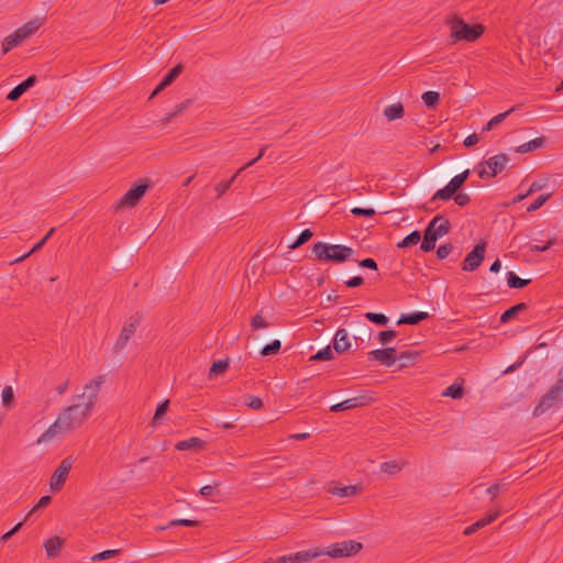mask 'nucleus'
<instances>
[{
    "mask_svg": "<svg viewBox=\"0 0 563 563\" xmlns=\"http://www.w3.org/2000/svg\"><path fill=\"white\" fill-rule=\"evenodd\" d=\"M372 360L390 367L397 361V352L394 347L378 349L369 352Z\"/></svg>",
    "mask_w": 563,
    "mask_h": 563,
    "instance_id": "9b49d317",
    "label": "nucleus"
},
{
    "mask_svg": "<svg viewBox=\"0 0 563 563\" xmlns=\"http://www.w3.org/2000/svg\"><path fill=\"white\" fill-rule=\"evenodd\" d=\"M470 175V170H465L456 176H454L450 183L442 189L438 190L433 199H440V200H449L453 197V195L462 187L464 181L467 179Z\"/></svg>",
    "mask_w": 563,
    "mask_h": 563,
    "instance_id": "6e6552de",
    "label": "nucleus"
},
{
    "mask_svg": "<svg viewBox=\"0 0 563 563\" xmlns=\"http://www.w3.org/2000/svg\"><path fill=\"white\" fill-rule=\"evenodd\" d=\"M176 526L197 527V526H199V521L189 520V519H175V520L169 521V523L167 526L159 527V529L165 530L169 527H176Z\"/></svg>",
    "mask_w": 563,
    "mask_h": 563,
    "instance_id": "a19ab883",
    "label": "nucleus"
},
{
    "mask_svg": "<svg viewBox=\"0 0 563 563\" xmlns=\"http://www.w3.org/2000/svg\"><path fill=\"white\" fill-rule=\"evenodd\" d=\"M486 242L482 241L466 255L462 262V269L466 272L476 271L484 261Z\"/></svg>",
    "mask_w": 563,
    "mask_h": 563,
    "instance_id": "0eeeda50",
    "label": "nucleus"
},
{
    "mask_svg": "<svg viewBox=\"0 0 563 563\" xmlns=\"http://www.w3.org/2000/svg\"><path fill=\"white\" fill-rule=\"evenodd\" d=\"M418 357V352L416 351H402L397 353V361H401L402 366L406 365L407 362H413Z\"/></svg>",
    "mask_w": 563,
    "mask_h": 563,
    "instance_id": "de8ad7c7",
    "label": "nucleus"
},
{
    "mask_svg": "<svg viewBox=\"0 0 563 563\" xmlns=\"http://www.w3.org/2000/svg\"><path fill=\"white\" fill-rule=\"evenodd\" d=\"M437 235L433 234L432 227H427L424 230V235L422 243L420 245L421 251L431 252L435 247Z\"/></svg>",
    "mask_w": 563,
    "mask_h": 563,
    "instance_id": "b1692460",
    "label": "nucleus"
},
{
    "mask_svg": "<svg viewBox=\"0 0 563 563\" xmlns=\"http://www.w3.org/2000/svg\"><path fill=\"white\" fill-rule=\"evenodd\" d=\"M508 161L509 158L506 154L495 155V176H497L498 173H501L505 169Z\"/></svg>",
    "mask_w": 563,
    "mask_h": 563,
    "instance_id": "49530a36",
    "label": "nucleus"
},
{
    "mask_svg": "<svg viewBox=\"0 0 563 563\" xmlns=\"http://www.w3.org/2000/svg\"><path fill=\"white\" fill-rule=\"evenodd\" d=\"M282 347V343L279 340H274L273 342L266 344L262 351H261V355L263 356H268V355H272V354H276L277 352H279Z\"/></svg>",
    "mask_w": 563,
    "mask_h": 563,
    "instance_id": "79ce46f5",
    "label": "nucleus"
},
{
    "mask_svg": "<svg viewBox=\"0 0 563 563\" xmlns=\"http://www.w3.org/2000/svg\"><path fill=\"white\" fill-rule=\"evenodd\" d=\"M1 397H2L3 407H5V408L12 407V405L14 402V393H13V389L11 386H5L2 389Z\"/></svg>",
    "mask_w": 563,
    "mask_h": 563,
    "instance_id": "4c0bfd02",
    "label": "nucleus"
},
{
    "mask_svg": "<svg viewBox=\"0 0 563 563\" xmlns=\"http://www.w3.org/2000/svg\"><path fill=\"white\" fill-rule=\"evenodd\" d=\"M406 462L404 460H393L388 462H384L380 464V471L388 475H395L406 466Z\"/></svg>",
    "mask_w": 563,
    "mask_h": 563,
    "instance_id": "4be33fe9",
    "label": "nucleus"
},
{
    "mask_svg": "<svg viewBox=\"0 0 563 563\" xmlns=\"http://www.w3.org/2000/svg\"><path fill=\"white\" fill-rule=\"evenodd\" d=\"M365 318L368 321L383 327L388 323V318L384 313L366 312Z\"/></svg>",
    "mask_w": 563,
    "mask_h": 563,
    "instance_id": "ea45409f",
    "label": "nucleus"
},
{
    "mask_svg": "<svg viewBox=\"0 0 563 563\" xmlns=\"http://www.w3.org/2000/svg\"><path fill=\"white\" fill-rule=\"evenodd\" d=\"M452 250H453L452 244L440 245L437 251L438 258H440V260L446 258L449 256V254L452 252Z\"/></svg>",
    "mask_w": 563,
    "mask_h": 563,
    "instance_id": "5fc2aeb1",
    "label": "nucleus"
},
{
    "mask_svg": "<svg viewBox=\"0 0 563 563\" xmlns=\"http://www.w3.org/2000/svg\"><path fill=\"white\" fill-rule=\"evenodd\" d=\"M545 143H547V137L545 136H540V137L531 140L529 142L518 146L516 148V152L517 153L532 152V151H536L538 148H541L542 146H544Z\"/></svg>",
    "mask_w": 563,
    "mask_h": 563,
    "instance_id": "a878e982",
    "label": "nucleus"
},
{
    "mask_svg": "<svg viewBox=\"0 0 563 563\" xmlns=\"http://www.w3.org/2000/svg\"><path fill=\"white\" fill-rule=\"evenodd\" d=\"M64 543V540L59 537H52L45 543V550L48 558H55L58 555L59 550Z\"/></svg>",
    "mask_w": 563,
    "mask_h": 563,
    "instance_id": "5701e85b",
    "label": "nucleus"
},
{
    "mask_svg": "<svg viewBox=\"0 0 563 563\" xmlns=\"http://www.w3.org/2000/svg\"><path fill=\"white\" fill-rule=\"evenodd\" d=\"M369 399L371 398H368L366 396L350 398L342 402L331 406L330 410L332 412H339V411L346 410V409H353L356 407L366 406L368 404Z\"/></svg>",
    "mask_w": 563,
    "mask_h": 563,
    "instance_id": "ddd939ff",
    "label": "nucleus"
},
{
    "mask_svg": "<svg viewBox=\"0 0 563 563\" xmlns=\"http://www.w3.org/2000/svg\"><path fill=\"white\" fill-rule=\"evenodd\" d=\"M527 309V305L525 302L517 303L509 309H507L501 316H500V322L507 323L511 319H514L519 312Z\"/></svg>",
    "mask_w": 563,
    "mask_h": 563,
    "instance_id": "c85d7f7f",
    "label": "nucleus"
},
{
    "mask_svg": "<svg viewBox=\"0 0 563 563\" xmlns=\"http://www.w3.org/2000/svg\"><path fill=\"white\" fill-rule=\"evenodd\" d=\"M266 563H294V562H292V555L288 554V555H283L277 559L269 558L268 560H266Z\"/></svg>",
    "mask_w": 563,
    "mask_h": 563,
    "instance_id": "052dcab7",
    "label": "nucleus"
},
{
    "mask_svg": "<svg viewBox=\"0 0 563 563\" xmlns=\"http://www.w3.org/2000/svg\"><path fill=\"white\" fill-rule=\"evenodd\" d=\"M479 141V135L474 133L472 135H468L465 140H464V145L466 147H471L473 145H475L477 142Z\"/></svg>",
    "mask_w": 563,
    "mask_h": 563,
    "instance_id": "69168bd1",
    "label": "nucleus"
},
{
    "mask_svg": "<svg viewBox=\"0 0 563 563\" xmlns=\"http://www.w3.org/2000/svg\"><path fill=\"white\" fill-rule=\"evenodd\" d=\"M363 548L362 543L350 540V541H343L333 543L325 549L321 550L322 555H328L331 558H347L356 554L358 551H361Z\"/></svg>",
    "mask_w": 563,
    "mask_h": 563,
    "instance_id": "39448f33",
    "label": "nucleus"
},
{
    "mask_svg": "<svg viewBox=\"0 0 563 563\" xmlns=\"http://www.w3.org/2000/svg\"><path fill=\"white\" fill-rule=\"evenodd\" d=\"M351 212L356 217H366L372 218L376 214V211L373 208H361L355 207L351 210Z\"/></svg>",
    "mask_w": 563,
    "mask_h": 563,
    "instance_id": "8fccbe9b",
    "label": "nucleus"
},
{
    "mask_svg": "<svg viewBox=\"0 0 563 563\" xmlns=\"http://www.w3.org/2000/svg\"><path fill=\"white\" fill-rule=\"evenodd\" d=\"M121 553V550L119 549H114V550H106V551H102L98 554H95L91 560L92 561H103V560H107V559H111V558H114L117 555H119Z\"/></svg>",
    "mask_w": 563,
    "mask_h": 563,
    "instance_id": "a18cd8bd",
    "label": "nucleus"
},
{
    "mask_svg": "<svg viewBox=\"0 0 563 563\" xmlns=\"http://www.w3.org/2000/svg\"><path fill=\"white\" fill-rule=\"evenodd\" d=\"M333 347L336 353H344L351 347L349 333L345 329H339L333 340Z\"/></svg>",
    "mask_w": 563,
    "mask_h": 563,
    "instance_id": "a211bd4d",
    "label": "nucleus"
},
{
    "mask_svg": "<svg viewBox=\"0 0 563 563\" xmlns=\"http://www.w3.org/2000/svg\"><path fill=\"white\" fill-rule=\"evenodd\" d=\"M396 335H397L396 331H394V330H386V331L379 332L378 339H379V342L383 345H386L390 341H393L396 338Z\"/></svg>",
    "mask_w": 563,
    "mask_h": 563,
    "instance_id": "603ef678",
    "label": "nucleus"
},
{
    "mask_svg": "<svg viewBox=\"0 0 563 563\" xmlns=\"http://www.w3.org/2000/svg\"><path fill=\"white\" fill-rule=\"evenodd\" d=\"M246 405L250 408L255 409V410H258V409L263 408L262 399L260 397H256V396L250 397V400L246 402Z\"/></svg>",
    "mask_w": 563,
    "mask_h": 563,
    "instance_id": "4d7b16f0",
    "label": "nucleus"
},
{
    "mask_svg": "<svg viewBox=\"0 0 563 563\" xmlns=\"http://www.w3.org/2000/svg\"><path fill=\"white\" fill-rule=\"evenodd\" d=\"M541 189V186L538 184V183H532L531 186L529 187V189L525 192V194H519L517 196H515L512 198L511 201L509 202H503L501 206L503 207H508L510 205H515L517 202H520L521 200H523L526 197H528L529 195H531L532 192L537 191V190H540Z\"/></svg>",
    "mask_w": 563,
    "mask_h": 563,
    "instance_id": "473e14b6",
    "label": "nucleus"
},
{
    "mask_svg": "<svg viewBox=\"0 0 563 563\" xmlns=\"http://www.w3.org/2000/svg\"><path fill=\"white\" fill-rule=\"evenodd\" d=\"M267 325H268L267 322L260 314H256L255 317H253L252 322H251V327L253 330L263 329V328H266Z\"/></svg>",
    "mask_w": 563,
    "mask_h": 563,
    "instance_id": "6e6d98bb",
    "label": "nucleus"
},
{
    "mask_svg": "<svg viewBox=\"0 0 563 563\" xmlns=\"http://www.w3.org/2000/svg\"><path fill=\"white\" fill-rule=\"evenodd\" d=\"M428 227H432L433 234L437 235L438 239L444 236L451 230L450 221L445 220L442 216H435L429 222Z\"/></svg>",
    "mask_w": 563,
    "mask_h": 563,
    "instance_id": "dca6fc26",
    "label": "nucleus"
},
{
    "mask_svg": "<svg viewBox=\"0 0 563 563\" xmlns=\"http://www.w3.org/2000/svg\"><path fill=\"white\" fill-rule=\"evenodd\" d=\"M313 233L310 229L303 230L297 240L289 246L291 250L298 249L299 246L303 245L306 242H308L312 238Z\"/></svg>",
    "mask_w": 563,
    "mask_h": 563,
    "instance_id": "58836bf2",
    "label": "nucleus"
},
{
    "mask_svg": "<svg viewBox=\"0 0 563 563\" xmlns=\"http://www.w3.org/2000/svg\"><path fill=\"white\" fill-rule=\"evenodd\" d=\"M291 555L294 563H306L322 555V551L320 549H310L292 553Z\"/></svg>",
    "mask_w": 563,
    "mask_h": 563,
    "instance_id": "aec40b11",
    "label": "nucleus"
},
{
    "mask_svg": "<svg viewBox=\"0 0 563 563\" xmlns=\"http://www.w3.org/2000/svg\"><path fill=\"white\" fill-rule=\"evenodd\" d=\"M37 81V77L32 75L27 77L24 81L15 86L7 96V99L10 101H16L26 90L33 87Z\"/></svg>",
    "mask_w": 563,
    "mask_h": 563,
    "instance_id": "2eb2a0df",
    "label": "nucleus"
},
{
    "mask_svg": "<svg viewBox=\"0 0 563 563\" xmlns=\"http://www.w3.org/2000/svg\"><path fill=\"white\" fill-rule=\"evenodd\" d=\"M492 522H493V511H487L482 519H479L476 522H474L473 525L466 527L463 531V534L472 536V534L478 532L479 530H482L483 528H485L486 526L490 525Z\"/></svg>",
    "mask_w": 563,
    "mask_h": 563,
    "instance_id": "6ab92c4d",
    "label": "nucleus"
},
{
    "mask_svg": "<svg viewBox=\"0 0 563 563\" xmlns=\"http://www.w3.org/2000/svg\"><path fill=\"white\" fill-rule=\"evenodd\" d=\"M147 188V184H141L129 189L118 201L117 208L119 209L122 207H134L140 201V199L145 195Z\"/></svg>",
    "mask_w": 563,
    "mask_h": 563,
    "instance_id": "1a4fd4ad",
    "label": "nucleus"
},
{
    "mask_svg": "<svg viewBox=\"0 0 563 563\" xmlns=\"http://www.w3.org/2000/svg\"><path fill=\"white\" fill-rule=\"evenodd\" d=\"M429 318V314L428 312H423V311H416V312H412V313H407V314H401L399 320H398V324H418L420 323L421 321L426 320Z\"/></svg>",
    "mask_w": 563,
    "mask_h": 563,
    "instance_id": "412c9836",
    "label": "nucleus"
},
{
    "mask_svg": "<svg viewBox=\"0 0 563 563\" xmlns=\"http://www.w3.org/2000/svg\"><path fill=\"white\" fill-rule=\"evenodd\" d=\"M514 110H515V108H510L509 110H507L503 113L496 114L495 115V125H498L499 123H501Z\"/></svg>",
    "mask_w": 563,
    "mask_h": 563,
    "instance_id": "774afa93",
    "label": "nucleus"
},
{
    "mask_svg": "<svg viewBox=\"0 0 563 563\" xmlns=\"http://www.w3.org/2000/svg\"><path fill=\"white\" fill-rule=\"evenodd\" d=\"M531 279H522L518 277L514 272L507 273V286L512 289H519L528 286Z\"/></svg>",
    "mask_w": 563,
    "mask_h": 563,
    "instance_id": "c756f323",
    "label": "nucleus"
},
{
    "mask_svg": "<svg viewBox=\"0 0 563 563\" xmlns=\"http://www.w3.org/2000/svg\"><path fill=\"white\" fill-rule=\"evenodd\" d=\"M463 395H464V390H463L462 386H460L457 384H453V385L449 386L443 391V396L451 397L453 399H460V398H462Z\"/></svg>",
    "mask_w": 563,
    "mask_h": 563,
    "instance_id": "e433bc0d",
    "label": "nucleus"
},
{
    "mask_svg": "<svg viewBox=\"0 0 563 563\" xmlns=\"http://www.w3.org/2000/svg\"><path fill=\"white\" fill-rule=\"evenodd\" d=\"M420 240H421V234L419 231L416 230V231L411 232L410 234H408L402 241H400L397 244V247L406 249V247L418 244L420 242Z\"/></svg>",
    "mask_w": 563,
    "mask_h": 563,
    "instance_id": "2f4dec72",
    "label": "nucleus"
},
{
    "mask_svg": "<svg viewBox=\"0 0 563 563\" xmlns=\"http://www.w3.org/2000/svg\"><path fill=\"white\" fill-rule=\"evenodd\" d=\"M405 114L404 106L400 102L390 104L385 108L384 115L388 121L401 119Z\"/></svg>",
    "mask_w": 563,
    "mask_h": 563,
    "instance_id": "393cba45",
    "label": "nucleus"
},
{
    "mask_svg": "<svg viewBox=\"0 0 563 563\" xmlns=\"http://www.w3.org/2000/svg\"><path fill=\"white\" fill-rule=\"evenodd\" d=\"M140 320V316L136 314L131 317L129 321L123 325L122 331L114 345L117 350H122L126 345L131 336L135 333Z\"/></svg>",
    "mask_w": 563,
    "mask_h": 563,
    "instance_id": "9d476101",
    "label": "nucleus"
},
{
    "mask_svg": "<svg viewBox=\"0 0 563 563\" xmlns=\"http://www.w3.org/2000/svg\"><path fill=\"white\" fill-rule=\"evenodd\" d=\"M169 407V400H165L162 404L158 405L156 408L155 415L153 417V423H158L162 419V417L167 412Z\"/></svg>",
    "mask_w": 563,
    "mask_h": 563,
    "instance_id": "09e8293b",
    "label": "nucleus"
},
{
    "mask_svg": "<svg viewBox=\"0 0 563 563\" xmlns=\"http://www.w3.org/2000/svg\"><path fill=\"white\" fill-rule=\"evenodd\" d=\"M454 200L455 202L463 207V206H466L468 202H470V197L468 195L466 194H457L455 197H454Z\"/></svg>",
    "mask_w": 563,
    "mask_h": 563,
    "instance_id": "0e129e2a",
    "label": "nucleus"
},
{
    "mask_svg": "<svg viewBox=\"0 0 563 563\" xmlns=\"http://www.w3.org/2000/svg\"><path fill=\"white\" fill-rule=\"evenodd\" d=\"M353 254L354 250L352 247L341 244L317 242L312 245L313 260L320 262L341 264L347 261Z\"/></svg>",
    "mask_w": 563,
    "mask_h": 563,
    "instance_id": "f03ea898",
    "label": "nucleus"
},
{
    "mask_svg": "<svg viewBox=\"0 0 563 563\" xmlns=\"http://www.w3.org/2000/svg\"><path fill=\"white\" fill-rule=\"evenodd\" d=\"M266 148H267V146L262 147L260 150L258 154L255 155V158L251 159L244 166H242L240 169H238L236 174H241L246 168H249V167L253 166L254 164H256L264 156Z\"/></svg>",
    "mask_w": 563,
    "mask_h": 563,
    "instance_id": "864d4df0",
    "label": "nucleus"
},
{
    "mask_svg": "<svg viewBox=\"0 0 563 563\" xmlns=\"http://www.w3.org/2000/svg\"><path fill=\"white\" fill-rule=\"evenodd\" d=\"M228 367H229V361L228 360L216 361L211 365V368H210V372H209V376L212 377V376L220 375V374L224 373Z\"/></svg>",
    "mask_w": 563,
    "mask_h": 563,
    "instance_id": "f704fd0d",
    "label": "nucleus"
},
{
    "mask_svg": "<svg viewBox=\"0 0 563 563\" xmlns=\"http://www.w3.org/2000/svg\"><path fill=\"white\" fill-rule=\"evenodd\" d=\"M551 198V194H544L539 196L529 207L527 208L528 212H534L539 210L549 199Z\"/></svg>",
    "mask_w": 563,
    "mask_h": 563,
    "instance_id": "37998d69",
    "label": "nucleus"
},
{
    "mask_svg": "<svg viewBox=\"0 0 563 563\" xmlns=\"http://www.w3.org/2000/svg\"><path fill=\"white\" fill-rule=\"evenodd\" d=\"M23 41L20 37H16V32L14 31L12 34L7 36L2 42V53L7 54L12 48L20 45Z\"/></svg>",
    "mask_w": 563,
    "mask_h": 563,
    "instance_id": "7c9ffc66",
    "label": "nucleus"
},
{
    "mask_svg": "<svg viewBox=\"0 0 563 563\" xmlns=\"http://www.w3.org/2000/svg\"><path fill=\"white\" fill-rule=\"evenodd\" d=\"M189 104H190V100H185V101L180 102L173 110L174 114L179 115L180 113H183L189 107Z\"/></svg>",
    "mask_w": 563,
    "mask_h": 563,
    "instance_id": "338daca9",
    "label": "nucleus"
},
{
    "mask_svg": "<svg viewBox=\"0 0 563 563\" xmlns=\"http://www.w3.org/2000/svg\"><path fill=\"white\" fill-rule=\"evenodd\" d=\"M73 464L74 460L71 456H67L60 462L49 479V487L53 492H59L64 487Z\"/></svg>",
    "mask_w": 563,
    "mask_h": 563,
    "instance_id": "423d86ee",
    "label": "nucleus"
},
{
    "mask_svg": "<svg viewBox=\"0 0 563 563\" xmlns=\"http://www.w3.org/2000/svg\"><path fill=\"white\" fill-rule=\"evenodd\" d=\"M203 445V441L199 438L192 437L187 440L179 441L176 444V449L179 451H187V450H196L200 449Z\"/></svg>",
    "mask_w": 563,
    "mask_h": 563,
    "instance_id": "cd10ccee",
    "label": "nucleus"
},
{
    "mask_svg": "<svg viewBox=\"0 0 563 563\" xmlns=\"http://www.w3.org/2000/svg\"><path fill=\"white\" fill-rule=\"evenodd\" d=\"M552 245H553V240H549L547 242V244H544V245H538V244L530 245V251L536 252V253L544 252L548 249H550Z\"/></svg>",
    "mask_w": 563,
    "mask_h": 563,
    "instance_id": "bf43d9fd",
    "label": "nucleus"
},
{
    "mask_svg": "<svg viewBox=\"0 0 563 563\" xmlns=\"http://www.w3.org/2000/svg\"><path fill=\"white\" fill-rule=\"evenodd\" d=\"M238 175L239 174L235 173L230 179L220 181L219 184H217L214 186V191L217 192V198L222 197L227 192V190L230 189V187L232 186V184L235 180V178L238 177Z\"/></svg>",
    "mask_w": 563,
    "mask_h": 563,
    "instance_id": "72a5a7b5",
    "label": "nucleus"
},
{
    "mask_svg": "<svg viewBox=\"0 0 563 563\" xmlns=\"http://www.w3.org/2000/svg\"><path fill=\"white\" fill-rule=\"evenodd\" d=\"M183 71V65L178 64L175 67H173L168 74L162 79V81L158 84V86L154 89V91L151 93L150 99L157 96L162 90L167 88L169 85L174 82V80L181 74Z\"/></svg>",
    "mask_w": 563,
    "mask_h": 563,
    "instance_id": "4468645a",
    "label": "nucleus"
},
{
    "mask_svg": "<svg viewBox=\"0 0 563 563\" xmlns=\"http://www.w3.org/2000/svg\"><path fill=\"white\" fill-rule=\"evenodd\" d=\"M21 527L22 522L16 523L10 531L5 532L1 537V542H7L12 536H14L20 530Z\"/></svg>",
    "mask_w": 563,
    "mask_h": 563,
    "instance_id": "680f3d73",
    "label": "nucleus"
},
{
    "mask_svg": "<svg viewBox=\"0 0 563 563\" xmlns=\"http://www.w3.org/2000/svg\"><path fill=\"white\" fill-rule=\"evenodd\" d=\"M333 358V353L331 346L328 345L324 349L318 351L314 355L310 357L312 361H328Z\"/></svg>",
    "mask_w": 563,
    "mask_h": 563,
    "instance_id": "c03bdc74",
    "label": "nucleus"
},
{
    "mask_svg": "<svg viewBox=\"0 0 563 563\" xmlns=\"http://www.w3.org/2000/svg\"><path fill=\"white\" fill-rule=\"evenodd\" d=\"M440 100V95L437 91H426L422 95V101L428 108H434Z\"/></svg>",
    "mask_w": 563,
    "mask_h": 563,
    "instance_id": "c9c22d12",
    "label": "nucleus"
},
{
    "mask_svg": "<svg viewBox=\"0 0 563 563\" xmlns=\"http://www.w3.org/2000/svg\"><path fill=\"white\" fill-rule=\"evenodd\" d=\"M104 380V375H98L89 380L84 386L82 393L76 396V398L81 401L65 407L59 412L56 420L41 434L37 439V443L48 442L59 434L68 433L80 428L91 416Z\"/></svg>",
    "mask_w": 563,
    "mask_h": 563,
    "instance_id": "f257e3e1",
    "label": "nucleus"
},
{
    "mask_svg": "<svg viewBox=\"0 0 563 563\" xmlns=\"http://www.w3.org/2000/svg\"><path fill=\"white\" fill-rule=\"evenodd\" d=\"M563 399V380L556 383L541 397L533 410V416L539 417Z\"/></svg>",
    "mask_w": 563,
    "mask_h": 563,
    "instance_id": "20e7f679",
    "label": "nucleus"
},
{
    "mask_svg": "<svg viewBox=\"0 0 563 563\" xmlns=\"http://www.w3.org/2000/svg\"><path fill=\"white\" fill-rule=\"evenodd\" d=\"M451 36L455 42L466 41L474 42L476 41L484 32V27L481 24L470 25L466 24L460 18H453L450 22Z\"/></svg>",
    "mask_w": 563,
    "mask_h": 563,
    "instance_id": "7ed1b4c3",
    "label": "nucleus"
},
{
    "mask_svg": "<svg viewBox=\"0 0 563 563\" xmlns=\"http://www.w3.org/2000/svg\"><path fill=\"white\" fill-rule=\"evenodd\" d=\"M327 492L338 497H352L358 495L362 492V487L360 485H349L342 487L330 485Z\"/></svg>",
    "mask_w": 563,
    "mask_h": 563,
    "instance_id": "f3484780",
    "label": "nucleus"
},
{
    "mask_svg": "<svg viewBox=\"0 0 563 563\" xmlns=\"http://www.w3.org/2000/svg\"><path fill=\"white\" fill-rule=\"evenodd\" d=\"M475 172L481 179L488 180L493 176V157L486 158L481 163Z\"/></svg>",
    "mask_w": 563,
    "mask_h": 563,
    "instance_id": "bb28decb",
    "label": "nucleus"
},
{
    "mask_svg": "<svg viewBox=\"0 0 563 563\" xmlns=\"http://www.w3.org/2000/svg\"><path fill=\"white\" fill-rule=\"evenodd\" d=\"M45 18H35L32 21H29L27 23L20 26L16 32V37H20L22 41H25L30 36H32L34 33L37 32V30L44 24Z\"/></svg>",
    "mask_w": 563,
    "mask_h": 563,
    "instance_id": "f8f14e48",
    "label": "nucleus"
},
{
    "mask_svg": "<svg viewBox=\"0 0 563 563\" xmlns=\"http://www.w3.org/2000/svg\"><path fill=\"white\" fill-rule=\"evenodd\" d=\"M358 265L363 268H368L373 271L377 269V263L371 257L360 261Z\"/></svg>",
    "mask_w": 563,
    "mask_h": 563,
    "instance_id": "13d9d810",
    "label": "nucleus"
},
{
    "mask_svg": "<svg viewBox=\"0 0 563 563\" xmlns=\"http://www.w3.org/2000/svg\"><path fill=\"white\" fill-rule=\"evenodd\" d=\"M364 284V279L361 276H355L345 282V285L350 288H355Z\"/></svg>",
    "mask_w": 563,
    "mask_h": 563,
    "instance_id": "e2e57ef3",
    "label": "nucleus"
},
{
    "mask_svg": "<svg viewBox=\"0 0 563 563\" xmlns=\"http://www.w3.org/2000/svg\"><path fill=\"white\" fill-rule=\"evenodd\" d=\"M51 501H52L51 496H43V497H41L38 503L30 510V512L27 514V517L34 515L40 509H43V508L47 507L51 504Z\"/></svg>",
    "mask_w": 563,
    "mask_h": 563,
    "instance_id": "3c124183",
    "label": "nucleus"
}]
</instances>
